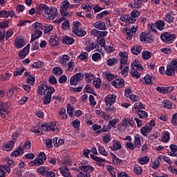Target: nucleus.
<instances>
[{"instance_id":"6e6552de","label":"nucleus","mask_w":177,"mask_h":177,"mask_svg":"<svg viewBox=\"0 0 177 177\" xmlns=\"http://www.w3.org/2000/svg\"><path fill=\"white\" fill-rule=\"evenodd\" d=\"M82 80H84V73H79L71 77L70 82L71 85H78L79 81Z\"/></svg>"},{"instance_id":"a878e982","label":"nucleus","mask_w":177,"mask_h":177,"mask_svg":"<svg viewBox=\"0 0 177 177\" xmlns=\"http://www.w3.org/2000/svg\"><path fill=\"white\" fill-rule=\"evenodd\" d=\"M42 35V31L35 30V33L32 35L30 42L35 41L37 38H39Z\"/></svg>"},{"instance_id":"5fc2aeb1","label":"nucleus","mask_w":177,"mask_h":177,"mask_svg":"<svg viewBox=\"0 0 177 177\" xmlns=\"http://www.w3.org/2000/svg\"><path fill=\"white\" fill-rule=\"evenodd\" d=\"M26 82L29 85H34V84H35V77L28 76L26 79Z\"/></svg>"},{"instance_id":"49530a36","label":"nucleus","mask_w":177,"mask_h":177,"mask_svg":"<svg viewBox=\"0 0 177 177\" xmlns=\"http://www.w3.org/2000/svg\"><path fill=\"white\" fill-rule=\"evenodd\" d=\"M93 85L94 86H95L97 88H100L101 85H102V80H100V78H96L93 81Z\"/></svg>"},{"instance_id":"dca6fc26","label":"nucleus","mask_w":177,"mask_h":177,"mask_svg":"<svg viewBox=\"0 0 177 177\" xmlns=\"http://www.w3.org/2000/svg\"><path fill=\"white\" fill-rule=\"evenodd\" d=\"M28 52H30V44H28L23 50L19 53V57H21V59H24V57L28 55Z\"/></svg>"},{"instance_id":"e2e57ef3","label":"nucleus","mask_w":177,"mask_h":177,"mask_svg":"<svg viewBox=\"0 0 177 177\" xmlns=\"http://www.w3.org/2000/svg\"><path fill=\"white\" fill-rule=\"evenodd\" d=\"M32 164L35 165H42L44 164V161H42L40 158H35L32 162Z\"/></svg>"},{"instance_id":"de8ad7c7","label":"nucleus","mask_w":177,"mask_h":177,"mask_svg":"<svg viewBox=\"0 0 177 177\" xmlns=\"http://www.w3.org/2000/svg\"><path fill=\"white\" fill-rule=\"evenodd\" d=\"M111 154L113 156L112 160L114 164H115L116 165H121V160H120V158H117L116 156H115L114 154L111 153Z\"/></svg>"},{"instance_id":"58836bf2","label":"nucleus","mask_w":177,"mask_h":177,"mask_svg":"<svg viewBox=\"0 0 177 177\" xmlns=\"http://www.w3.org/2000/svg\"><path fill=\"white\" fill-rule=\"evenodd\" d=\"M118 62V59H115V58H109L107 62H106V64H107V66H114V64H117V62Z\"/></svg>"},{"instance_id":"a18cd8bd","label":"nucleus","mask_w":177,"mask_h":177,"mask_svg":"<svg viewBox=\"0 0 177 177\" xmlns=\"http://www.w3.org/2000/svg\"><path fill=\"white\" fill-rule=\"evenodd\" d=\"M142 55L143 59H145V60H149V59L151 57V53H150L149 51H143Z\"/></svg>"},{"instance_id":"052dcab7","label":"nucleus","mask_w":177,"mask_h":177,"mask_svg":"<svg viewBox=\"0 0 177 177\" xmlns=\"http://www.w3.org/2000/svg\"><path fill=\"white\" fill-rule=\"evenodd\" d=\"M23 73H24V68H21L17 69V71L14 72V75L15 77H17V75H22Z\"/></svg>"},{"instance_id":"9d476101","label":"nucleus","mask_w":177,"mask_h":177,"mask_svg":"<svg viewBox=\"0 0 177 177\" xmlns=\"http://www.w3.org/2000/svg\"><path fill=\"white\" fill-rule=\"evenodd\" d=\"M153 38H154L151 35L147 34L146 32H142L140 35L141 42H146V44H151L153 42Z\"/></svg>"},{"instance_id":"20e7f679","label":"nucleus","mask_w":177,"mask_h":177,"mask_svg":"<svg viewBox=\"0 0 177 177\" xmlns=\"http://www.w3.org/2000/svg\"><path fill=\"white\" fill-rule=\"evenodd\" d=\"M136 31H138V25H130L129 26L127 27V39H128L129 41H130V39H132V37L136 35Z\"/></svg>"},{"instance_id":"f257e3e1","label":"nucleus","mask_w":177,"mask_h":177,"mask_svg":"<svg viewBox=\"0 0 177 177\" xmlns=\"http://www.w3.org/2000/svg\"><path fill=\"white\" fill-rule=\"evenodd\" d=\"M38 10L39 13H45L47 15L48 19L50 20H55L57 17V8L53 7H49L46 4H40L38 6Z\"/></svg>"},{"instance_id":"a211bd4d","label":"nucleus","mask_w":177,"mask_h":177,"mask_svg":"<svg viewBox=\"0 0 177 177\" xmlns=\"http://www.w3.org/2000/svg\"><path fill=\"white\" fill-rule=\"evenodd\" d=\"M131 53H133V55H140V53H142V46L140 45H135L133 46L131 48Z\"/></svg>"},{"instance_id":"423d86ee","label":"nucleus","mask_w":177,"mask_h":177,"mask_svg":"<svg viewBox=\"0 0 177 177\" xmlns=\"http://www.w3.org/2000/svg\"><path fill=\"white\" fill-rule=\"evenodd\" d=\"M9 107H10V104L9 102H1L0 104V115L1 118H5L6 117V114H9Z\"/></svg>"},{"instance_id":"603ef678","label":"nucleus","mask_w":177,"mask_h":177,"mask_svg":"<svg viewBox=\"0 0 177 177\" xmlns=\"http://www.w3.org/2000/svg\"><path fill=\"white\" fill-rule=\"evenodd\" d=\"M133 143L136 148L140 147V146H142V144L140 143V138L136 136Z\"/></svg>"},{"instance_id":"37998d69","label":"nucleus","mask_w":177,"mask_h":177,"mask_svg":"<svg viewBox=\"0 0 177 177\" xmlns=\"http://www.w3.org/2000/svg\"><path fill=\"white\" fill-rule=\"evenodd\" d=\"M144 80L147 85H153V82H151V76H150V75H145Z\"/></svg>"},{"instance_id":"2eb2a0df","label":"nucleus","mask_w":177,"mask_h":177,"mask_svg":"<svg viewBox=\"0 0 177 177\" xmlns=\"http://www.w3.org/2000/svg\"><path fill=\"white\" fill-rule=\"evenodd\" d=\"M93 26L95 28H97V30H107V26H106V24L103 21H98L93 24Z\"/></svg>"},{"instance_id":"4be33fe9","label":"nucleus","mask_w":177,"mask_h":177,"mask_svg":"<svg viewBox=\"0 0 177 177\" xmlns=\"http://www.w3.org/2000/svg\"><path fill=\"white\" fill-rule=\"evenodd\" d=\"M75 39L68 36H65L63 38L62 42L63 44H66V45H73V42H75Z\"/></svg>"},{"instance_id":"aec40b11","label":"nucleus","mask_w":177,"mask_h":177,"mask_svg":"<svg viewBox=\"0 0 177 177\" xmlns=\"http://www.w3.org/2000/svg\"><path fill=\"white\" fill-rule=\"evenodd\" d=\"M143 2V0H134L133 3H130L129 5V8H132V9H139L142 6L140 4Z\"/></svg>"},{"instance_id":"f704fd0d","label":"nucleus","mask_w":177,"mask_h":177,"mask_svg":"<svg viewBox=\"0 0 177 177\" xmlns=\"http://www.w3.org/2000/svg\"><path fill=\"white\" fill-rule=\"evenodd\" d=\"M158 160H163L165 162H167V164H171L172 161H171V159L167 157L166 156H159L157 158V161L158 162Z\"/></svg>"},{"instance_id":"13d9d810","label":"nucleus","mask_w":177,"mask_h":177,"mask_svg":"<svg viewBox=\"0 0 177 177\" xmlns=\"http://www.w3.org/2000/svg\"><path fill=\"white\" fill-rule=\"evenodd\" d=\"M44 62H35L32 64V67L33 68H39L41 67H44Z\"/></svg>"},{"instance_id":"5701e85b","label":"nucleus","mask_w":177,"mask_h":177,"mask_svg":"<svg viewBox=\"0 0 177 177\" xmlns=\"http://www.w3.org/2000/svg\"><path fill=\"white\" fill-rule=\"evenodd\" d=\"M70 61V57L68 55H64L60 59H59V64H62L64 67H66L67 66V62Z\"/></svg>"},{"instance_id":"ea45409f","label":"nucleus","mask_w":177,"mask_h":177,"mask_svg":"<svg viewBox=\"0 0 177 177\" xmlns=\"http://www.w3.org/2000/svg\"><path fill=\"white\" fill-rule=\"evenodd\" d=\"M68 8H70V2H68V1H67V0H65L62 3V6H61L60 10H67V9H68Z\"/></svg>"},{"instance_id":"7c9ffc66","label":"nucleus","mask_w":177,"mask_h":177,"mask_svg":"<svg viewBox=\"0 0 177 177\" xmlns=\"http://www.w3.org/2000/svg\"><path fill=\"white\" fill-rule=\"evenodd\" d=\"M103 75L109 82H111V81L114 80V75L111 74V73L109 71L104 73Z\"/></svg>"},{"instance_id":"3c124183","label":"nucleus","mask_w":177,"mask_h":177,"mask_svg":"<svg viewBox=\"0 0 177 177\" xmlns=\"http://www.w3.org/2000/svg\"><path fill=\"white\" fill-rule=\"evenodd\" d=\"M49 44L51 46H56L59 45L57 41L55 39V36H52L49 39Z\"/></svg>"},{"instance_id":"6e6d98bb","label":"nucleus","mask_w":177,"mask_h":177,"mask_svg":"<svg viewBox=\"0 0 177 177\" xmlns=\"http://www.w3.org/2000/svg\"><path fill=\"white\" fill-rule=\"evenodd\" d=\"M73 111H74V108L71 106V104H67V112L68 114H69L70 117H73L74 115L73 113Z\"/></svg>"},{"instance_id":"9b49d317","label":"nucleus","mask_w":177,"mask_h":177,"mask_svg":"<svg viewBox=\"0 0 177 177\" xmlns=\"http://www.w3.org/2000/svg\"><path fill=\"white\" fill-rule=\"evenodd\" d=\"M115 99H117V95H115V94L108 95L104 98V102H105L106 106H113V104H114V103H115Z\"/></svg>"},{"instance_id":"2f4dec72","label":"nucleus","mask_w":177,"mask_h":177,"mask_svg":"<svg viewBox=\"0 0 177 177\" xmlns=\"http://www.w3.org/2000/svg\"><path fill=\"white\" fill-rule=\"evenodd\" d=\"M24 153V149L19 147L17 150L14 151L11 153V156H14V157H16L17 156H23Z\"/></svg>"},{"instance_id":"39448f33","label":"nucleus","mask_w":177,"mask_h":177,"mask_svg":"<svg viewBox=\"0 0 177 177\" xmlns=\"http://www.w3.org/2000/svg\"><path fill=\"white\" fill-rule=\"evenodd\" d=\"M160 38L165 44H172L174 39H176V35L169 32H165L160 35Z\"/></svg>"},{"instance_id":"0eeeda50","label":"nucleus","mask_w":177,"mask_h":177,"mask_svg":"<svg viewBox=\"0 0 177 177\" xmlns=\"http://www.w3.org/2000/svg\"><path fill=\"white\" fill-rule=\"evenodd\" d=\"M52 89H54L53 87H50L45 84H41L38 87V93L39 95H41V96H45L46 94H48V92H50Z\"/></svg>"},{"instance_id":"09e8293b","label":"nucleus","mask_w":177,"mask_h":177,"mask_svg":"<svg viewBox=\"0 0 177 177\" xmlns=\"http://www.w3.org/2000/svg\"><path fill=\"white\" fill-rule=\"evenodd\" d=\"M59 114L62 120H66V118H67V115L66 114V109L62 108L59 112Z\"/></svg>"},{"instance_id":"4c0bfd02","label":"nucleus","mask_w":177,"mask_h":177,"mask_svg":"<svg viewBox=\"0 0 177 177\" xmlns=\"http://www.w3.org/2000/svg\"><path fill=\"white\" fill-rule=\"evenodd\" d=\"M43 30H44V34H48V32H50V31L53 30V26L52 25L44 26Z\"/></svg>"},{"instance_id":"e433bc0d","label":"nucleus","mask_w":177,"mask_h":177,"mask_svg":"<svg viewBox=\"0 0 177 177\" xmlns=\"http://www.w3.org/2000/svg\"><path fill=\"white\" fill-rule=\"evenodd\" d=\"M32 27L36 30V31H39V30H44V26L42 24L39 22H35L32 24Z\"/></svg>"},{"instance_id":"473e14b6","label":"nucleus","mask_w":177,"mask_h":177,"mask_svg":"<svg viewBox=\"0 0 177 177\" xmlns=\"http://www.w3.org/2000/svg\"><path fill=\"white\" fill-rule=\"evenodd\" d=\"M156 28H158V30H160V31L164 30V27L165 26V22L164 21H158L156 23Z\"/></svg>"},{"instance_id":"412c9836","label":"nucleus","mask_w":177,"mask_h":177,"mask_svg":"<svg viewBox=\"0 0 177 177\" xmlns=\"http://www.w3.org/2000/svg\"><path fill=\"white\" fill-rule=\"evenodd\" d=\"M176 69H174L169 64L167 66V70L165 71L166 75H168L169 77H172L175 74Z\"/></svg>"},{"instance_id":"864d4df0","label":"nucleus","mask_w":177,"mask_h":177,"mask_svg":"<svg viewBox=\"0 0 177 177\" xmlns=\"http://www.w3.org/2000/svg\"><path fill=\"white\" fill-rule=\"evenodd\" d=\"M84 89H85V92H86L87 93H92V95H96V93H95V91L92 89V87H91L89 84H87Z\"/></svg>"},{"instance_id":"c9c22d12","label":"nucleus","mask_w":177,"mask_h":177,"mask_svg":"<svg viewBox=\"0 0 177 177\" xmlns=\"http://www.w3.org/2000/svg\"><path fill=\"white\" fill-rule=\"evenodd\" d=\"M139 163L142 164V165H145V164H147L150 161V158L148 156L142 157L138 159Z\"/></svg>"},{"instance_id":"79ce46f5","label":"nucleus","mask_w":177,"mask_h":177,"mask_svg":"<svg viewBox=\"0 0 177 177\" xmlns=\"http://www.w3.org/2000/svg\"><path fill=\"white\" fill-rule=\"evenodd\" d=\"M53 73L55 75H62L63 74V71L59 67H55L53 69Z\"/></svg>"},{"instance_id":"f8f14e48","label":"nucleus","mask_w":177,"mask_h":177,"mask_svg":"<svg viewBox=\"0 0 177 177\" xmlns=\"http://www.w3.org/2000/svg\"><path fill=\"white\" fill-rule=\"evenodd\" d=\"M55 92V88H51L50 91H48V93L45 95L44 99V104H49L50 100L52 99V93Z\"/></svg>"},{"instance_id":"0e129e2a","label":"nucleus","mask_w":177,"mask_h":177,"mask_svg":"<svg viewBox=\"0 0 177 177\" xmlns=\"http://www.w3.org/2000/svg\"><path fill=\"white\" fill-rule=\"evenodd\" d=\"M108 108H105L106 113H115L116 109L114 106H109Z\"/></svg>"},{"instance_id":"a19ab883","label":"nucleus","mask_w":177,"mask_h":177,"mask_svg":"<svg viewBox=\"0 0 177 177\" xmlns=\"http://www.w3.org/2000/svg\"><path fill=\"white\" fill-rule=\"evenodd\" d=\"M15 46L20 49V48H23V40L21 39H16L15 41Z\"/></svg>"},{"instance_id":"7ed1b4c3","label":"nucleus","mask_w":177,"mask_h":177,"mask_svg":"<svg viewBox=\"0 0 177 177\" xmlns=\"http://www.w3.org/2000/svg\"><path fill=\"white\" fill-rule=\"evenodd\" d=\"M73 32L77 35L78 37H84L86 35V32L82 29H80V26H81V23L79 21H73Z\"/></svg>"},{"instance_id":"bb28decb","label":"nucleus","mask_w":177,"mask_h":177,"mask_svg":"<svg viewBox=\"0 0 177 177\" xmlns=\"http://www.w3.org/2000/svg\"><path fill=\"white\" fill-rule=\"evenodd\" d=\"M167 23H174V12H169L166 15L165 18Z\"/></svg>"},{"instance_id":"c756f323","label":"nucleus","mask_w":177,"mask_h":177,"mask_svg":"<svg viewBox=\"0 0 177 177\" xmlns=\"http://www.w3.org/2000/svg\"><path fill=\"white\" fill-rule=\"evenodd\" d=\"M169 139H170L169 133L168 131H166L165 133H163L161 140L164 143H168V142H169Z\"/></svg>"},{"instance_id":"cd10ccee","label":"nucleus","mask_w":177,"mask_h":177,"mask_svg":"<svg viewBox=\"0 0 177 177\" xmlns=\"http://www.w3.org/2000/svg\"><path fill=\"white\" fill-rule=\"evenodd\" d=\"M48 171H49V169L46 167H41L37 169L38 174H40V175H43V176H45Z\"/></svg>"},{"instance_id":"b1692460","label":"nucleus","mask_w":177,"mask_h":177,"mask_svg":"<svg viewBox=\"0 0 177 177\" xmlns=\"http://www.w3.org/2000/svg\"><path fill=\"white\" fill-rule=\"evenodd\" d=\"M13 146H15V142L13 141H10L8 144L3 146V150L9 151L13 149Z\"/></svg>"},{"instance_id":"bf43d9fd","label":"nucleus","mask_w":177,"mask_h":177,"mask_svg":"<svg viewBox=\"0 0 177 177\" xmlns=\"http://www.w3.org/2000/svg\"><path fill=\"white\" fill-rule=\"evenodd\" d=\"M67 66H68V71H73V70H74L75 64L73 62V61H71L67 63Z\"/></svg>"},{"instance_id":"6ab92c4d","label":"nucleus","mask_w":177,"mask_h":177,"mask_svg":"<svg viewBox=\"0 0 177 177\" xmlns=\"http://www.w3.org/2000/svg\"><path fill=\"white\" fill-rule=\"evenodd\" d=\"M171 151L168 152L169 156L171 157H176L177 156V146L175 145H170L169 146Z\"/></svg>"},{"instance_id":"8fccbe9b","label":"nucleus","mask_w":177,"mask_h":177,"mask_svg":"<svg viewBox=\"0 0 177 177\" xmlns=\"http://www.w3.org/2000/svg\"><path fill=\"white\" fill-rule=\"evenodd\" d=\"M162 104L165 109H172V104L169 100H164Z\"/></svg>"},{"instance_id":"72a5a7b5","label":"nucleus","mask_w":177,"mask_h":177,"mask_svg":"<svg viewBox=\"0 0 177 177\" xmlns=\"http://www.w3.org/2000/svg\"><path fill=\"white\" fill-rule=\"evenodd\" d=\"M138 115L142 120H145V118H147V117L149 116V115L147 114V112L145 111H138Z\"/></svg>"},{"instance_id":"c03bdc74","label":"nucleus","mask_w":177,"mask_h":177,"mask_svg":"<svg viewBox=\"0 0 177 177\" xmlns=\"http://www.w3.org/2000/svg\"><path fill=\"white\" fill-rule=\"evenodd\" d=\"M98 151L99 153L102 154V156H104L105 157H107V151H106V149H104V147L102 145H100L98 147Z\"/></svg>"},{"instance_id":"338daca9","label":"nucleus","mask_w":177,"mask_h":177,"mask_svg":"<svg viewBox=\"0 0 177 177\" xmlns=\"http://www.w3.org/2000/svg\"><path fill=\"white\" fill-rule=\"evenodd\" d=\"M87 171L84 172H79L77 177H91V174L86 173Z\"/></svg>"},{"instance_id":"4d7b16f0","label":"nucleus","mask_w":177,"mask_h":177,"mask_svg":"<svg viewBox=\"0 0 177 177\" xmlns=\"http://www.w3.org/2000/svg\"><path fill=\"white\" fill-rule=\"evenodd\" d=\"M79 59H80V60H84V62H86V59H88V53L82 52L79 55Z\"/></svg>"},{"instance_id":"c85d7f7f","label":"nucleus","mask_w":177,"mask_h":177,"mask_svg":"<svg viewBox=\"0 0 177 177\" xmlns=\"http://www.w3.org/2000/svg\"><path fill=\"white\" fill-rule=\"evenodd\" d=\"M59 129H57V126H56L55 123L50 122L48 125V132H57Z\"/></svg>"},{"instance_id":"393cba45","label":"nucleus","mask_w":177,"mask_h":177,"mask_svg":"<svg viewBox=\"0 0 177 177\" xmlns=\"http://www.w3.org/2000/svg\"><path fill=\"white\" fill-rule=\"evenodd\" d=\"M119 55L122 57L120 59L122 64H127V62H128V53H120Z\"/></svg>"},{"instance_id":"69168bd1","label":"nucleus","mask_w":177,"mask_h":177,"mask_svg":"<svg viewBox=\"0 0 177 177\" xmlns=\"http://www.w3.org/2000/svg\"><path fill=\"white\" fill-rule=\"evenodd\" d=\"M171 124H173V125H177V113L173 114Z\"/></svg>"},{"instance_id":"f3484780","label":"nucleus","mask_w":177,"mask_h":177,"mask_svg":"<svg viewBox=\"0 0 177 177\" xmlns=\"http://www.w3.org/2000/svg\"><path fill=\"white\" fill-rule=\"evenodd\" d=\"M112 84L115 88H124V80L122 78H118L112 82Z\"/></svg>"},{"instance_id":"680f3d73","label":"nucleus","mask_w":177,"mask_h":177,"mask_svg":"<svg viewBox=\"0 0 177 177\" xmlns=\"http://www.w3.org/2000/svg\"><path fill=\"white\" fill-rule=\"evenodd\" d=\"M113 146L115 150H120V149H121L122 147L121 142H120V141H115V142H113Z\"/></svg>"},{"instance_id":"1a4fd4ad","label":"nucleus","mask_w":177,"mask_h":177,"mask_svg":"<svg viewBox=\"0 0 177 177\" xmlns=\"http://www.w3.org/2000/svg\"><path fill=\"white\" fill-rule=\"evenodd\" d=\"M80 164H82V166L79 167V169L84 171V172H93L95 169L93 167L88 165V162L86 161L82 160L80 162Z\"/></svg>"},{"instance_id":"774afa93","label":"nucleus","mask_w":177,"mask_h":177,"mask_svg":"<svg viewBox=\"0 0 177 177\" xmlns=\"http://www.w3.org/2000/svg\"><path fill=\"white\" fill-rule=\"evenodd\" d=\"M169 65L171 66L176 71H177V59L173 60Z\"/></svg>"},{"instance_id":"ddd939ff","label":"nucleus","mask_w":177,"mask_h":177,"mask_svg":"<svg viewBox=\"0 0 177 177\" xmlns=\"http://www.w3.org/2000/svg\"><path fill=\"white\" fill-rule=\"evenodd\" d=\"M131 68H133L134 71H137V70H138V71H143V67L138 60H134L131 63Z\"/></svg>"},{"instance_id":"f03ea898","label":"nucleus","mask_w":177,"mask_h":177,"mask_svg":"<svg viewBox=\"0 0 177 177\" xmlns=\"http://www.w3.org/2000/svg\"><path fill=\"white\" fill-rule=\"evenodd\" d=\"M140 16V12L136 10L131 12V15H122L120 17L121 21H125L127 24H135L136 23V17Z\"/></svg>"},{"instance_id":"4468645a","label":"nucleus","mask_w":177,"mask_h":177,"mask_svg":"<svg viewBox=\"0 0 177 177\" xmlns=\"http://www.w3.org/2000/svg\"><path fill=\"white\" fill-rule=\"evenodd\" d=\"M151 129H153V128L150 124H146L145 127L140 129V133L142 135H143V136H147V133H150Z\"/></svg>"}]
</instances>
